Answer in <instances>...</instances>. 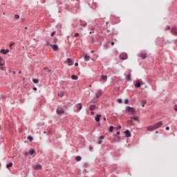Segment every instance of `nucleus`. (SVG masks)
I'll return each instance as SVG.
<instances>
[{
	"label": "nucleus",
	"mask_w": 177,
	"mask_h": 177,
	"mask_svg": "<svg viewBox=\"0 0 177 177\" xmlns=\"http://www.w3.org/2000/svg\"><path fill=\"white\" fill-rule=\"evenodd\" d=\"M59 97H63L64 96V91H59L57 93Z\"/></svg>",
	"instance_id": "nucleus-13"
},
{
	"label": "nucleus",
	"mask_w": 177,
	"mask_h": 177,
	"mask_svg": "<svg viewBox=\"0 0 177 177\" xmlns=\"http://www.w3.org/2000/svg\"><path fill=\"white\" fill-rule=\"evenodd\" d=\"M32 82H34V84H38L39 80L37 79H32Z\"/></svg>",
	"instance_id": "nucleus-28"
},
{
	"label": "nucleus",
	"mask_w": 177,
	"mask_h": 177,
	"mask_svg": "<svg viewBox=\"0 0 177 177\" xmlns=\"http://www.w3.org/2000/svg\"><path fill=\"white\" fill-rule=\"evenodd\" d=\"M91 30H95V27L92 26Z\"/></svg>",
	"instance_id": "nucleus-47"
},
{
	"label": "nucleus",
	"mask_w": 177,
	"mask_h": 177,
	"mask_svg": "<svg viewBox=\"0 0 177 177\" xmlns=\"http://www.w3.org/2000/svg\"><path fill=\"white\" fill-rule=\"evenodd\" d=\"M118 103H122V100L118 99Z\"/></svg>",
	"instance_id": "nucleus-38"
},
{
	"label": "nucleus",
	"mask_w": 177,
	"mask_h": 177,
	"mask_svg": "<svg viewBox=\"0 0 177 177\" xmlns=\"http://www.w3.org/2000/svg\"><path fill=\"white\" fill-rule=\"evenodd\" d=\"M66 62H67L68 66H73V64H74L73 59H71V58H68Z\"/></svg>",
	"instance_id": "nucleus-8"
},
{
	"label": "nucleus",
	"mask_w": 177,
	"mask_h": 177,
	"mask_svg": "<svg viewBox=\"0 0 177 177\" xmlns=\"http://www.w3.org/2000/svg\"><path fill=\"white\" fill-rule=\"evenodd\" d=\"M95 109H96V105H95V104L91 105L89 107V110H91V111H93V110H95Z\"/></svg>",
	"instance_id": "nucleus-20"
},
{
	"label": "nucleus",
	"mask_w": 177,
	"mask_h": 177,
	"mask_svg": "<svg viewBox=\"0 0 177 177\" xmlns=\"http://www.w3.org/2000/svg\"><path fill=\"white\" fill-rule=\"evenodd\" d=\"M155 129H158V128L162 127V122H159L154 124Z\"/></svg>",
	"instance_id": "nucleus-4"
},
{
	"label": "nucleus",
	"mask_w": 177,
	"mask_h": 177,
	"mask_svg": "<svg viewBox=\"0 0 177 177\" xmlns=\"http://www.w3.org/2000/svg\"><path fill=\"white\" fill-rule=\"evenodd\" d=\"M75 160L76 161H80L81 160V156H76Z\"/></svg>",
	"instance_id": "nucleus-29"
},
{
	"label": "nucleus",
	"mask_w": 177,
	"mask_h": 177,
	"mask_svg": "<svg viewBox=\"0 0 177 177\" xmlns=\"http://www.w3.org/2000/svg\"><path fill=\"white\" fill-rule=\"evenodd\" d=\"M33 91H37V88H36V87H34V88H33Z\"/></svg>",
	"instance_id": "nucleus-49"
},
{
	"label": "nucleus",
	"mask_w": 177,
	"mask_h": 177,
	"mask_svg": "<svg viewBox=\"0 0 177 177\" xmlns=\"http://www.w3.org/2000/svg\"><path fill=\"white\" fill-rule=\"evenodd\" d=\"M13 74H16V72H13Z\"/></svg>",
	"instance_id": "nucleus-58"
},
{
	"label": "nucleus",
	"mask_w": 177,
	"mask_h": 177,
	"mask_svg": "<svg viewBox=\"0 0 177 177\" xmlns=\"http://www.w3.org/2000/svg\"><path fill=\"white\" fill-rule=\"evenodd\" d=\"M166 131H169V127H166Z\"/></svg>",
	"instance_id": "nucleus-43"
},
{
	"label": "nucleus",
	"mask_w": 177,
	"mask_h": 177,
	"mask_svg": "<svg viewBox=\"0 0 177 177\" xmlns=\"http://www.w3.org/2000/svg\"><path fill=\"white\" fill-rule=\"evenodd\" d=\"M111 45H112V46H114V41L111 42Z\"/></svg>",
	"instance_id": "nucleus-48"
},
{
	"label": "nucleus",
	"mask_w": 177,
	"mask_h": 177,
	"mask_svg": "<svg viewBox=\"0 0 177 177\" xmlns=\"http://www.w3.org/2000/svg\"><path fill=\"white\" fill-rule=\"evenodd\" d=\"M91 53H93L94 51H93V50H91Z\"/></svg>",
	"instance_id": "nucleus-56"
},
{
	"label": "nucleus",
	"mask_w": 177,
	"mask_h": 177,
	"mask_svg": "<svg viewBox=\"0 0 177 177\" xmlns=\"http://www.w3.org/2000/svg\"><path fill=\"white\" fill-rule=\"evenodd\" d=\"M10 167H13V163L12 162H10L9 164H8L6 165L7 168H10Z\"/></svg>",
	"instance_id": "nucleus-26"
},
{
	"label": "nucleus",
	"mask_w": 177,
	"mask_h": 177,
	"mask_svg": "<svg viewBox=\"0 0 177 177\" xmlns=\"http://www.w3.org/2000/svg\"><path fill=\"white\" fill-rule=\"evenodd\" d=\"M170 28H171V27H169V26H167V30H169Z\"/></svg>",
	"instance_id": "nucleus-45"
},
{
	"label": "nucleus",
	"mask_w": 177,
	"mask_h": 177,
	"mask_svg": "<svg viewBox=\"0 0 177 177\" xmlns=\"http://www.w3.org/2000/svg\"><path fill=\"white\" fill-rule=\"evenodd\" d=\"M0 129H1V127H0Z\"/></svg>",
	"instance_id": "nucleus-61"
},
{
	"label": "nucleus",
	"mask_w": 177,
	"mask_h": 177,
	"mask_svg": "<svg viewBox=\"0 0 177 177\" xmlns=\"http://www.w3.org/2000/svg\"><path fill=\"white\" fill-rule=\"evenodd\" d=\"M56 34V32H53L50 35L51 37H53V35H55Z\"/></svg>",
	"instance_id": "nucleus-39"
},
{
	"label": "nucleus",
	"mask_w": 177,
	"mask_h": 177,
	"mask_svg": "<svg viewBox=\"0 0 177 177\" xmlns=\"http://www.w3.org/2000/svg\"><path fill=\"white\" fill-rule=\"evenodd\" d=\"M113 131H114V127L111 126V127H109V132H113Z\"/></svg>",
	"instance_id": "nucleus-27"
},
{
	"label": "nucleus",
	"mask_w": 177,
	"mask_h": 177,
	"mask_svg": "<svg viewBox=\"0 0 177 177\" xmlns=\"http://www.w3.org/2000/svg\"><path fill=\"white\" fill-rule=\"evenodd\" d=\"M117 135H120V131H117Z\"/></svg>",
	"instance_id": "nucleus-53"
},
{
	"label": "nucleus",
	"mask_w": 177,
	"mask_h": 177,
	"mask_svg": "<svg viewBox=\"0 0 177 177\" xmlns=\"http://www.w3.org/2000/svg\"><path fill=\"white\" fill-rule=\"evenodd\" d=\"M84 60L85 62H88V60H91V57L86 54L84 55Z\"/></svg>",
	"instance_id": "nucleus-19"
},
{
	"label": "nucleus",
	"mask_w": 177,
	"mask_h": 177,
	"mask_svg": "<svg viewBox=\"0 0 177 177\" xmlns=\"http://www.w3.org/2000/svg\"><path fill=\"white\" fill-rule=\"evenodd\" d=\"M93 32H93H93H90L89 34H93Z\"/></svg>",
	"instance_id": "nucleus-52"
},
{
	"label": "nucleus",
	"mask_w": 177,
	"mask_h": 177,
	"mask_svg": "<svg viewBox=\"0 0 177 177\" xmlns=\"http://www.w3.org/2000/svg\"><path fill=\"white\" fill-rule=\"evenodd\" d=\"M28 139L30 140V142H32V137L28 136Z\"/></svg>",
	"instance_id": "nucleus-32"
},
{
	"label": "nucleus",
	"mask_w": 177,
	"mask_h": 177,
	"mask_svg": "<svg viewBox=\"0 0 177 177\" xmlns=\"http://www.w3.org/2000/svg\"><path fill=\"white\" fill-rule=\"evenodd\" d=\"M171 32L174 34V35H177V28H172Z\"/></svg>",
	"instance_id": "nucleus-18"
},
{
	"label": "nucleus",
	"mask_w": 177,
	"mask_h": 177,
	"mask_svg": "<svg viewBox=\"0 0 177 177\" xmlns=\"http://www.w3.org/2000/svg\"><path fill=\"white\" fill-rule=\"evenodd\" d=\"M19 74H21V71H19Z\"/></svg>",
	"instance_id": "nucleus-55"
},
{
	"label": "nucleus",
	"mask_w": 177,
	"mask_h": 177,
	"mask_svg": "<svg viewBox=\"0 0 177 177\" xmlns=\"http://www.w3.org/2000/svg\"><path fill=\"white\" fill-rule=\"evenodd\" d=\"M128 103H129V100L128 99H126L124 100V104H128Z\"/></svg>",
	"instance_id": "nucleus-31"
},
{
	"label": "nucleus",
	"mask_w": 177,
	"mask_h": 177,
	"mask_svg": "<svg viewBox=\"0 0 177 177\" xmlns=\"http://www.w3.org/2000/svg\"><path fill=\"white\" fill-rule=\"evenodd\" d=\"M50 46L53 48V50H57V49H59V46H57V45L50 44Z\"/></svg>",
	"instance_id": "nucleus-14"
},
{
	"label": "nucleus",
	"mask_w": 177,
	"mask_h": 177,
	"mask_svg": "<svg viewBox=\"0 0 177 177\" xmlns=\"http://www.w3.org/2000/svg\"><path fill=\"white\" fill-rule=\"evenodd\" d=\"M97 144H98V145H102V140H100L97 142Z\"/></svg>",
	"instance_id": "nucleus-40"
},
{
	"label": "nucleus",
	"mask_w": 177,
	"mask_h": 177,
	"mask_svg": "<svg viewBox=\"0 0 177 177\" xmlns=\"http://www.w3.org/2000/svg\"><path fill=\"white\" fill-rule=\"evenodd\" d=\"M104 121H106V118H104Z\"/></svg>",
	"instance_id": "nucleus-57"
},
{
	"label": "nucleus",
	"mask_w": 177,
	"mask_h": 177,
	"mask_svg": "<svg viewBox=\"0 0 177 177\" xmlns=\"http://www.w3.org/2000/svg\"><path fill=\"white\" fill-rule=\"evenodd\" d=\"M102 95H103V90L102 89L98 90L95 93V96L97 98L100 97V96H102Z\"/></svg>",
	"instance_id": "nucleus-3"
},
{
	"label": "nucleus",
	"mask_w": 177,
	"mask_h": 177,
	"mask_svg": "<svg viewBox=\"0 0 177 177\" xmlns=\"http://www.w3.org/2000/svg\"><path fill=\"white\" fill-rule=\"evenodd\" d=\"M140 85H142V84H140V81H136V88H140Z\"/></svg>",
	"instance_id": "nucleus-21"
},
{
	"label": "nucleus",
	"mask_w": 177,
	"mask_h": 177,
	"mask_svg": "<svg viewBox=\"0 0 177 177\" xmlns=\"http://www.w3.org/2000/svg\"><path fill=\"white\" fill-rule=\"evenodd\" d=\"M147 102L146 101H142V107H145V104H146Z\"/></svg>",
	"instance_id": "nucleus-34"
},
{
	"label": "nucleus",
	"mask_w": 177,
	"mask_h": 177,
	"mask_svg": "<svg viewBox=\"0 0 177 177\" xmlns=\"http://www.w3.org/2000/svg\"><path fill=\"white\" fill-rule=\"evenodd\" d=\"M34 153H35V150H34V149H30V151H29V154H30V156H32V154H34Z\"/></svg>",
	"instance_id": "nucleus-24"
},
{
	"label": "nucleus",
	"mask_w": 177,
	"mask_h": 177,
	"mask_svg": "<svg viewBox=\"0 0 177 177\" xmlns=\"http://www.w3.org/2000/svg\"><path fill=\"white\" fill-rule=\"evenodd\" d=\"M118 128H119V129H121V126H119Z\"/></svg>",
	"instance_id": "nucleus-54"
},
{
	"label": "nucleus",
	"mask_w": 177,
	"mask_h": 177,
	"mask_svg": "<svg viewBox=\"0 0 177 177\" xmlns=\"http://www.w3.org/2000/svg\"><path fill=\"white\" fill-rule=\"evenodd\" d=\"M139 57H141V59H146V57H147V55L145 53H141L139 54Z\"/></svg>",
	"instance_id": "nucleus-7"
},
{
	"label": "nucleus",
	"mask_w": 177,
	"mask_h": 177,
	"mask_svg": "<svg viewBox=\"0 0 177 177\" xmlns=\"http://www.w3.org/2000/svg\"><path fill=\"white\" fill-rule=\"evenodd\" d=\"M93 114H95V112L92 111L91 112V115H93Z\"/></svg>",
	"instance_id": "nucleus-50"
},
{
	"label": "nucleus",
	"mask_w": 177,
	"mask_h": 177,
	"mask_svg": "<svg viewBox=\"0 0 177 177\" xmlns=\"http://www.w3.org/2000/svg\"><path fill=\"white\" fill-rule=\"evenodd\" d=\"M57 113L60 115L61 114H64V110L63 109H57Z\"/></svg>",
	"instance_id": "nucleus-5"
},
{
	"label": "nucleus",
	"mask_w": 177,
	"mask_h": 177,
	"mask_svg": "<svg viewBox=\"0 0 177 177\" xmlns=\"http://www.w3.org/2000/svg\"><path fill=\"white\" fill-rule=\"evenodd\" d=\"M174 110H175V111H177V105L174 106Z\"/></svg>",
	"instance_id": "nucleus-36"
},
{
	"label": "nucleus",
	"mask_w": 177,
	"mask_h": 177,
	"mask_svg": "<svg viewBox=\"0 0 177 177\" xmlns=\"http://www.w3.org/2000/svg\"><path fill=\"white\" fill-rule=\"evenodd\" d=\"M131 120H133L134 121H137L138 122H139V118L138 117L131 116Z\"/></svg>",
	"instance_id": "nucleus-22"
},
{
	"label": "nucleus",
	"mask_w": 177,
	"mask_h": 177,
	"mask_svg": "<svg viewBox=\"0 0 177 177\" xmlns=\"http://www.w3.org/2000/svg\"><path fill=\"white\" fill-rule=\"evenodd\" d=\"M127 80L128 81H131V75L127 76Z\"/></svg>",
	"instance_id": "nucleus-37"
},
{
	"label": "nucleus",
	"mask_w": 177,
	"mask_h": 177,
	"mask_svg": "<svg viewBox=\"0 0 177 177\" xmlns=\"http://www.w3.org/2000/svg\"><path fill=\"white\" fill-rule=\"evenodd\" d=\"M127 124H128V125H131L132 127H133L135 125V123L133 122V121L132 120H128Z\"/></svg>",
	"instance_id": "nucleus-16"
},
{
	"label": "nucleus",
	"mask_w": 177,
	"mask_h": 177,
	"mask_svg": "<svg viewBox=\"0 0 177 177\" xmlns=\"http://www.w3.org/2000/svg\"><path fill=\"white\" fill-rule=\"evenodd\" d=\"M120 60H127L128 59V55L125 53H122L119 55Z\"/></svg>",
	"instance_id": "nucleus-2"
},
{
	"label": "nucleus",
	"mask_w": 177,
	"mask_h": 177,
	"mask_svg": "<svg viewBox=\"0 0 177 177\" xmlns=\"http://www.w3.org/2000/svg\"><path fill=\"white\" fill-rule=\"evenodd\" d=\"M124 133L127 138H131V132L129 130H126Z\"/></svg>",
	"instance_id": "nucleus-11"
},
{
	"label": "nucleus",
	"mask_w": 177,
	"mask_h": 177,
	"mask_svg": "<svg viewBox=\"0 0 177 177\" xmlns=\"http://www.w3.org/2000/svg\"><path fill=\"white\" fill-rule=\"evenodd\" d=\"M5 65V62H3V58L0 57V66L2 67V66Z\"/></svg>",
	"instance_id": "nucleus-17"
},
{
	"label": "nucleus",
	"mask_w": 177,
	"mask_h": 177,
	"mask_svg": "<svg viewBox=\"0 0 177 177\" xmlns=\"http://www.w3.org/2000/svg\"><path fill=\"white\" fill-rule=\"evenodd\" d=\"M76 107H77V111H80L81 109H82V104H81V103L77 104Z\"/></svg>",
	"instance_id": "nucleus-10"
},
{
	"label": "nucleus",
	"mask_w": 177,
	"mask_h": 177,
	"mask_svg": "<svg viewBox=\"0 0 177 177\" xmlns=\"http://www.w3.org/2000/svg\"><path fill=\"white\" fill-rule=\"evenodd\" d=\"M100 117H102V115H97L96 116H95V121L97 122H99V121H100Z\"/></svg>",
	"instance_id": "nucleus-15"
},
{
	"label": "nucleus",
	"mask_w": 177,
	"mask_h": 177,
	"mask_svg": "<svg viewBox=\"0 0 177 177\" xmlns=\"http://www.w3.org/2000/svg\"><path fill=\"white\" fill-rule=\"evenodd\" d=\"M25 30H27V27L25 28Z\"/></svg>",
	"instance_id": "nucleus-59"
},
{
	"label": "nucleus",
	"mask_w": 177,
	"mask_h": 177,
	"mask_svg": "<svg viewBox=\"0 0 177 177\" xmlns=\"http://www.w3.org/2000/svg\"><path fill=\"white\" fill-rule=\"evenodd\" d=\"M0 70H3V68L2 66L0 67Z\"/></svg>",
	"instance_id": "nucleus-51"
},
{
	"label": "nucleus",
	"mask_w": 177,
	"mask_h": 177,
	"mask_svg": "<svg viewBox=\"0 0 177 177\" xmlns=\"http://www.w3.org/2000/svg\"><path fill=\"white\" fill-rule=\"evenodd\" d=\"M100 81H102L103 82H106L107 81V76L102 75L101 76Z\"/></svg>",
	"instance_id": "nucleus-6"
},
{
	"label": "nucleus",
	"mask_w": 177,
	"mask_h": 177,
	"mask_svg": "<svg viewBox=\"0 0 177 177\" xmlns=\"http://www.w3.org/2000/svg\"><path fill=\"white\" fill-rule=\"evenodd\" d=\"M126 111H127V113H129V114H131L133 115V114H135V113H136V109H135L133 107L131 106H127L126 109Z\"/></svg>",
	"instance_id": "nucleus-1"
},
{
	"label": "nucleus",
	"mask_w": 177,
	"mask_h": 177,
	"mask_svg": "<svg viewBox=\"0 0 177 177\" xmlns=\"http://www.w3.org/2000/svg\"><path fill=\"white\" fill-rule=\"evenodd\" d=\"M13 45H15V43H11V44H10V48H12V46Z\"/></svg>",
	"instance_id": "nucleus-41"
},
{
	"label": "nucleus",
	"mask_w": 177,
	"mask_h": 177,
	"mask_svg": "<svg viewBox=\"0 0 177 177\" xmlns=\"http://www.w3.org/2000/svg\"><path fill=\"white\" fill-rule=\"evenodd\" d=\"M44 70H47L48 73H50V70L48 68H44Z\"/></svg>",
	"instance_id": "nucleus-35"
},
{
	"label": "nucleus",
	"mask_w": 177,
	"mask_h": 177,
	"mask_svg": "<svg viewBox=\"0 0 177 177\" xmlns=\"http://www.w3.org/2000/svg\"><path fill=\"white\" fill-rule=\"evenodd\" d=\"M109 23V21H107L106 24H107Z\"/></svg>",
	"instance_id": "nucleus-60"
},
{
	"label": "nucleus",
	"mask_w": 177,
	"mask_h": 177,
	"mask_svg": "<svg viewBox=\"0 0 177 177\" xmlns=\"http://www.w3.org/2000/svg\"><path fill=\"white\" fill-rule=\"evenodd\" d=\"M0 53H3V55H6V53H9V50L6 49V50H0Z\"/></svg>",
	"instance_id": "nucleus-12"
},
{
	"label": "nucleus",
	"mask_w": 177,
	"mask_h": 177,
	"mask_svg": "<svg viewBox=\"0 0 177 177\" xmlns=\"http://www.w3.org/2000/svg\"><path fill=\"white\" fill-rule=\"evenodd\" d=\"M155 129H156L154 124L147 127V131H154Z\"/></svg>",
	"instance_id": "nucleus-9"
},
{
	"label": "nucleus",
	"mask_w": 177,
	"mask_h": 177,
	"mask_svg": "<svg viewBox=\"0 0 177 177\" xmlns=\"http://www.w3.org/2000/svg\"><path fill=\"white\" fill-rule=\"evenodd\" d=\"M81 26H82L83 27H86V23H82Z\"/></svg>",
	"instance_id": "nucleus-33"
},
{
	"label": "nucleus",
	"mask_w": 177,
	"mask_h": 177,
	"mask_svg": "<svg viewBox=\"0 0 177 177\" xmlns=\"http://www.w3.org/2000/svg\"><path fill=\"white\" fill-rule=\"evenodd\" d=\"M78 35H80V34H79V33H76V34H75V37H78Z\"/></svg>",
	"instance_id": "nucleus-44"
},
{
	"label": "nucleus",
	"mask_w": 177,
	"mask_h": 177,
	"mask_svg": "<svg viewBox=\"0 0 177 177\" xmlns=\"http://www.w3.org/2000/svg\"><path fill=\"white\" fill-rule=\"evenodd\" d=\"M42 168V166L41 165H36L35 166V169H41Z\"/></svg>",
	"instance_id": "nucleus-23"
},
{
	"label": "nucleus",
	"mask_w": 177,
	"mask_h": 177,
	"mask_svg": "<svg viewBox=\"0 0 177 177\" xmlns=\"http://www.w3.org/2000/svg\"><path fill=\"white\" fill-rule=\"evenodd\" d=\"M71 78H72V80H78V76L73 75L71 76Z\"/></svg>",
	"instance_id": "nucleus-25"
},
{
	"label": "nucleus",
	"mask_w": 177,
	"mask_h": 177,
	"mask_svg": "<svg viewBox=\"0 0 177 177\" xmlns=\"http://www.w3.org/2000/svg\"><path fill=\"white\" fill-rule=\"evenodd\" d=\"M15 19H20V16L19 15H15Z\"/></svg>",
	"instance_id": "nucleus-30"
},
{
	"label": "nucleus",
	"mask_w": 177,
	"mask_h": 177,
	"mask_svg": "<svg viewBox=\"0 0 177 177\" xmlns=\"http://www.w3.org/2000/svg\"><path fill=\"white\" fill-rule=\"evenodd\" d=\"M75 66L77 67V66H78V63H75Z\"/></svg>",
	"instance_id": "nucleus-46"
},
{
	"label": "nucleus",
	"mask_w": 177,
	"mask_h": 177,
	"mask_svg": "<svg viewBox=\"0 0 177 177\" xmlns=\"http://www.w3.org/2000/svg\"><path fill=\"white\" fill-rule=\"evenodd\" d=\"M100 139H104V136H101L100 137Z\"/></svg>",
	"instance_id": "nucleus-42"
}]
</instances>
